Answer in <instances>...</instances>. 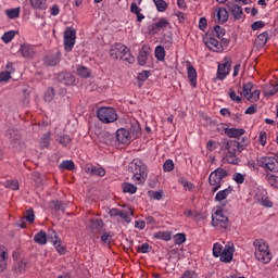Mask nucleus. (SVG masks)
<instances>
[{"label": "nucleus", "mask_w": 278, "mask_h": 278, "mask_svg": "<svg viewBox=\"0 0 278 278\" xmlns=\"http://www.w3.org/2000/svg\"><path fill=\"white\" fill-rule=\"evenodd\" d=\"M7 186L11 189V190H18V180H9L7 182Z\"/></svg>", "instance_id": "e2e57ef3"}, {"label": "nucleus", "mask_w": 278, "mask_h": 278, "mask_svg": "<svg viewBox=\"0 0 278 278\" xmlns=\"http://www.w3.org/2000/svg\"><path fill=\"white\" fill-rule=\"evenodd\" d=\"M147 60H149V53H147L144 50H141L138 55V64L140 66H144L147 64Z\"/></svg>", "instance_id": "58836bf2"}, {"label": "nucleus", "mask_w": 278, "mask_h": 278, "mask_svg": "<svg viewBox=\"0 0 278 278\" xmlns=\"http://www.w3.org/2000/svg\"><path fill=\"white\" fill-rule=\"evenodd\" d=\"M227 5L235 21H242V18H244V12L242 11V7L238 4H232V7H230L229 3Z\"/></svg>", "instance_id": "aec40b11"}, {"label": "nucleus", "mask_w": 278, "mask_h": 278, "mask_svg": "<svg viewBox=\"0 0 278 278\" xmlns=\"http://www.w3.org/2000/svg\"><path fill=\"white\" fill-rule=\"evenodd\" d=\"M97 116L104 125H110L111 123H116V121H118V113L116 112V109L110 106L99 108L97 110Z\"/></svg>", "instance_id": "20e7f679"}, {"label": "nucleus", "mask_w": 278, "mask_h": 278, "mask_svg": "<svg viewBox=\"0 0 278 278\" xmlns=\"http://www.w3.org/2000/svg\"><path fill=\"white\" fill-rule=\"evenodd\" d=\"M229 223V218L223 211H216L212 215V225L216 227V229H227V225Z\"/></svg>", "instance_id": "1a4fd4ad"}, {"label": "nucleus", "mask_w": 278, "mask_h": 278, "mask_svg": "<svg viewBox=\"0 0 278 278\" xmlns=\"http://www.w3.org/2000/svg\"><path fill=\"white\" fill-rule=\"evenodd\" d=\"M240 147V143L236 141H230L226 143L224 160L228 164H238L240 162V159H238V149Z\"/></svg>", "instance_id": "39448f33"}, {"label": "nucleus", "mask_w": 278, "mask_h": 278, "mask_svg": "<svg viewBox=\"0 0 278 278\" xmlns=\"http://www.w3.org/2000/svg\"><path fill=\"white\" fill-rule=\"evenodd\" d=\"M53 233V244L54 248L56 249L58 253H60L61 255H64V253H66V248L62 247V240L58 239V233L55 231L52 230Z\"/></svg>", "instance_id": "bb28decb"}, {"label": "nucleus", "mask_w": 278, "mask_h": 278, "mask_svg": "<svg viewBox=\"0 0 278 278\" xmlns=\"http://www.w3.org/2000/svg\"><path fill=\"white\" fill-rule=\"evenodd\" d=\"M258 140L262 147H266V141L268 140V135L266 134V131L260 132Z\"/></svg>", "instance_id": "6e6d98bb"}, {"label": "nucleus", "mask_w": 278, "mask_h": 278, "mask_svg": "<svg viewBox=\"0 0 278 278\" xmlns=\"http://www.w3.org/2000/svg\"><path fill=\"white\" fill-rule=\"evenodd\" d=\"M149 71H143L141 73L138 74V79L139 81H147L149 79Z\"/></svg>", "instance_id": "680f3d73"}, {"label": "nucleus", "mask_w": 278, "mask_h": 278, "mask_svg": "<svg viewBox=\"0 0 278 278\" xmlns=\"http://www.w3.org/2000/svg\"><path fill=\"white\" fill-rule=\"evenodd\" d=\"M53 207H54V210H58V211H61V212H64V210H65L64 202H62V201L53 202Z\"/></svg>", "instance_id": "69168bd1"}, {"label": "nucleus", "mask_w": 278, "mask_h": 278, "mask_svg": "<svg viewBox=\"0 0 278 278\" xmlns=\"http://www.w3.org/2000/svg\"><path fill=\"white\" fill-rule=\"evenodd\" d=\"M16 36V31L14 30H9L7 33H4L1 37L2 42H4L5 45H8V42H12V40H14V37Z\"/></svg>", "instance_id": "e433bc0d"}, {"label": "nucleus", "mask_w": 278, "mask_h": 278, "mask_svg": "<svg viewBox=\"0 0 278 278\" xmlns=\"http://www.w3.org/2000/svg\"><path fill=\"white\" fill-rule=\"evenodd\" d=\"M129 173L132 174V181L137 185L144 184L147 181V177L149 172L147 169V165L140 159H134L132 162L128 165Z\"/></svg>", "instance_id": "f03ea898"}, {"label": "nucleus", "mask_w": 278, "mask_h": 278, "mask_svg": "<svg viewBox=\"0 0 278 278\" xmlns=\"http://www.w3.org/2000/svg\"><path fill=\"white\" fill-rule=\"evenodd\" d=\"M261 168L269 170V173H278V159L277 156H263L257 160Z\"/></svg>", "instance_id": "0eeeda50"}, {"label": "nucleus", "mask_w": 278, "mask_h": 278, "mask_svg": "<svg viewBox=\"0 0 278 278\" xmlns=\"http://www.w3.org/2000/svg\"><path fill=\"white\" fill-rule=\"evenodd\" d=\"M123 192L128 193V194H136L138 192V187L131 182H124L123 186Z\"/></svg>", "instance_id": "473e14b6"}, {"label": "nucleus", "mask_w": 278, "mask_h": 278, "mask_svg": "<svg viewBox=\"0 0 278 278\" xmlns=\"http://www.w3.org/2000/svg\"><path fill=\"white\" fill-rule=\"evenodd\" d=\"M7 138H9L12 144H18V142H21V135L18 134V130L9 129Z\"/></svg>", "instance_id": "a878e982"}, {"label": "nucleus", "mask_w": 278, "mask_h": 278, "mask_svg": "<svg viewBox=\"0 0 278 278\" xmlns=\"http://www.w3.org/2000/svg\"><path fill=\"white\" fill-rule=\"evenodd\" d=\"M60 168L64 170H73V168H75V163L73 161H63L60 164Z\"/></svg>", "instance_id": "de8ad7c7"}, {"label": "nucleus", "mask_w": 278, "mask_h": 278, "mask_svg": "<svg viewBox=\"0 0 278 278\" xmlns=\"http://www.w3.org/2000/svg\"><path fill=\"white\" fill-rule=\"evenodd\" d=\"M224 247L216 242L213 244V257H220V255L223 254V251H224Z\"/></svg>", "instance_id": "ea45409f"}, {"label": "nucleus", "mask_w": 278, "mask_h": 278, "mask_svg": "<svg viewBox=\"0 0 278 278\" xmlns=\"http://www.w3.org/2000/svg\"><path fill=\"white\" fill-rule=\"evenodd\" d=\"M185 190H188L189 192H192V190H194V184L188 181V180H184L181 181Z\"/></svg>", "instance_id": "052dcab7"}, {"label": "nucleus", "mask_w": 278, "mask_h": 278, "mask_svg": "<svg viewBox=\"0 0 278 278\" xmlns=\"http://www.w3.org/2000/svg\"><path fill=\"white\" fill-rule=\"evenodd\" d=\"M266 23H264V21H256L254 23H252L251 25V29L253 31H258V29H263V27H265Z\"/></svg>", "instance_id": "5fc2aeb1"}, {"label": "nucleus", "mask_w": 278, "mask_h": 278, "mask_svg": "<svg viewBox=\"0 0 278 278\" xmlns=\"http://www.w3.org/2000/svg\"><path fill=\"white\" fill-rule=\"evenodd\" d=\"M231 192H233V187L229 186L226 189L219 190L214 198V201H216V203H225V201H227L229 194H231Z\"/></svg>", "instance_id": "6ab92c4d"}, {"label": "nucleus", "mask_w": 278, "mask_h": 278, "mask_svg": "<svg viewBox=\"0 0 278 278\" xmlns=\"http://www.w3.org/2000/svg\"><path fill=\"white\" fill-rule=\"evenodd\" d=\"M213 16L217 23H227L229 21V12L223 7L215 9Z\"/></svg>", "instance_id": "f3484780"}, {"label": "nucleus", "mask_w": 278, "mask_h": 278, "mask_svg": "<svg viewBox=\"0 0 278 278\" xmlns=\"http://www.w3.org/2000/svg\"><path fill=\"white\" fill-rule=\"evenodd\" d=\"M76 40H77V30H75V28L73 27H67L63 34V45H64L65 51L67 52L73 51Z\"/></svg>", "instance_id": "423d86ee"}, {"label": "nucleus", "mask_w": 278, "mask_h": 278, "mask_svg": "<svg viewBox=\"0 0 278 278\" xmlns=\"http://www.w3.org/2000/svg\"><path fill=\"white\" fill-rule=\"evenodd\" d=\"M231 62L232 61L230 56H225L223 62L218 64L217 79H219V81L227 79V75L231 73Z\"/></svg>", "instance_id": "6e6552de"}, {"label": "nucleus", "mask_w": 278, "mask_h": 278, "mask_svg": "<svg viewBox=\"0 0 278 278\" xmlns=\"http://www.w3.org/2000/svg\"><path fill=\"white\" fill-rule=\"evenodd\" d=\"M153 3L157 12H166V10L168 9V3L164 0H153Z\"/></svg>", "instance_id": "c9c22d12"}, {"label": "nucleus", "mask_w": 278, "mask_h": 278, "mask_svg": "<svg viewBox=\"0 0 278 278\" xmlns=\"http://www.w3.org/2000/svg\"><path fill=\"white\" fill-rule=\"evenodd\" d=\"M59 142H60V144H63V147H66V144H68L71 142V137H68L66 135L62 136V137H60Z\"/></svg>", "instance_id": "338daca9"}, {"label": "nucleus", "mask_w": 278, "mask_h": 278, "mask_svg": "<svg viewBox=\"0 0 278 278\" xmlns=\"http://www.w3.org/2000/svg\"><path fill=\"white\" fill-rule=\"evenodd\" d=\"M125 51H127V47L123 43H115L110 49V55L113 60H123V55H125Z\"/></svg>", "instance_id": "2eb2a0df"}, {"label": "nucleus", "mask_w": 278, "mask_h": 278, "mask_svg": "<svg viewBox=\"0 0 278 278\" xmlns=\"http://www.w3.org/2000/svg\"><path fill=\"white\" fill-rule=\"evenodd\" d=\"M12 77L11 72H0V84L1 81H9Z\"/></svg>", "instance_id": "bf43d9fd"}, {"label": "nucleus", "mask_w": 278, "mask_h": 278, "mask_svg": "<svg viewBox=\"0 0 278 278\" xmlns=\"http://www.w3.org/2000/svg\"><path fill=\"white\" fill-rule=\"evenodd\" d=\"M254 199L257 203L263 205V207H273V202L268 199V192H266V189H257Z\"/></svg>", "instance_id": "ddd939ff"}, {"label": "nucleus", "mask_w": 278, "mask_h": 278, "mask_svg": "<svg viewBox=\"0 0 278 278\" xmlns=\"http://www.w3.org/2000/svg\"><path fill=\"white\" fill-rule=\"evenodd\" d=\"M229 175V172L223 167H218L213 170L208 176V184L212 188V192H218L223 188V179Z\"/></svg>", "instance_id": "7ed1b4c3"}, {"label": "nucleus", "mask_w": 278, "mask_h": 278, "mask_svg": "<svg viewBox=\"0 0 278 278\" xmlns=\"http://www.w3.org/2000/svg\"><path fill=\"white\" fill-rule=\"evenodd\" d=\"M267 181L271 188H278V176L277 175H270L267 177Z\"/></svg>", "instance_id": "864d4df0"}, {"label": "nucleus", "mask_w": 278, "mask_h": 278, "mask_svg": "<svg viewBox=\"0 0 278 278\" xmlns=\"http://www.w3.org/2000/svg\"><path fill=\"white\" fill-rule=\"evenodd\" d=\"M236 252V248L233 247V243L228 242L224 250L222 251V255L219 256L220 262H224L225 264H229L233 260V253Z\"/></svg>", "instance_id": "f8f14e48"}, {"label": "nucleus", "mask_w": 278, "mask_h": 278, "mask_svg": "<svg viewBox=\"0 0 278 278\" xmlns=\"http://www.w3.org/2000/svg\"><path fill=\"white\" fill-rule=\"evenodd\" d=\"M76 73L79 77L88 78L90 77V70L86 66H78Z\"/></svg>", "instance_id": "4c0bfd02"}, {"label": "nucleus", "mask_w": 278, "mask_h": 278, "mask_svg": "<svg viewBox=\"0 0 278 278\" xmlns=\"http://www.w3.org/2000/svg\"><path fill=\"white\" fill-rule=\"evenodd\" d=\"M156 240H163V242H170L173 240L172 231H157L153 235Z\"/></svg>", "instance_id": "393cba45"}, {"label": "nucleus", "mask_w": 278, "mask_h": 278, "mask_svg": "<svg viewBox=\"0 0 278 278\" xmlns=\"http://www.w3.org/2000/svg\"><path fill=\"white\" fill-rule=\"evenodd\" d=\"M131 216H134V211H122L119 218H123L125 223H131Z\"/></svg>", "instance_id": "a18cd8bd"}, {"label": "nucleus", "mask_w": 278, "mask_h": 278, "mask_svg": "<svg viewBox=\"0 0 278 278\" xmlns=\"http://www.w3.org/2000/svg\"><path fill=\"white\" fill-rule=\"evenodd\" d=\"M53 97H55V91L53 90V88H49L47 90V92L45 93V101H47L48 103H51V101H53Z\"/></svg>", "instance_id": "8fccbe9b"}, {"label": "nucleus", "mask_w": 278, "mask_h": 278, "mask_svg": "<svg viewBox=\"0 0 278 278\" xmlns=\"http://www.w3.org/2000/svg\"><path fill=\"white\" fill-rule=\"evenodd\" d=\"M4 14L10 21H14V18H18L21 16V9L20 7L13 9H7Z\"/></svg>", "instance_id": "cd10ccee"}, {"label": "nucleus", "mask_w": 278, "mask_h": 278, "mask_svg": "<svg viewBox=\"0 0 278 278\" xmlns=\"http://www.w3.org/2000/svg\"><path fill=\"white\" fill-rule=\"evenodd\" d=\"M8 268V250L0 245V271L3 273Z\"/></svg>", "instance_id": "4be33fe9"}, {"label": "nucleus", "mask_w": 278, "mask_h": 278, "mask_svg": "<svg viewBox=\"0 0 278 278\" xmlns=\"http://www.w3.org/2000/svg\"><path fill=\"white\" fill-rule=\"evenodd\" d=\"M34 240L36 244H41V245L47 244V232H45V230H40L34 236Z\"/></svg>", "instance_id": "7c9ffc66"}, {"label": "nucleus", "mask_w": 278, "mask_h": 278, "mask_svg": "<svg viewBox=\"0 0 278 278\" xmlns=\"http://www.w3.org/2000/svg\"><path fill=\"white\" fill-rule=\"evenodd\" d=\"M33 10H47V0H29Z\"/></svg>", "instance_id": "2f4dec72"}, {"label": "nucleus", "mask_w": 278, "mask_h": 278, "mask_svg": "<svg viewBox=\"0 0 278 278\" xmlns=\"http://www.w3.org/2000/svg\"><path fill=\"white\" fill-rule=\"evenodd\" d=\"M232 181L237 182L239 186L244 184V175L242 173H235L232 175Z\"/></svg>", "instance_id": "3c124183"}, {"label": "nucleus", "mask_w": 278, "mask_h": 278, "mask_svg": "<svg viewBox=\"0 0 278 278\" xmlns=\"http://www.w3.org/2000/svg\"><path fill=\"white\" fill-rule=\"evenodd\" d=\"M123 211H121V210H118V208H111L110 211H109V214H110V216H112V217H116V216H121V213H122Z\"/></svg>", "instance_id": "774afa93"}, {"label": "nucleus", "mask_w": 278, "mask_h": 278, "mask_svg": "<svg viewBox=\"0 0 278 278\" xmlns=\"http://www.w3.org/2000/svg\"><path fill=\"white\" fill-rule=\"evenodd\" d=\"M212 36L222 40L224 45H229V39L223 38L225 36V28L216 25L212 30Z\"/></svg>", "instance_id": "412c9836"}, {"label": "nucleus", "mask_w": 278, "mask_h": 278, "mask_svg": "<svg viewBox=\"0 0 278 278\" xmlns=\"http://www.w3.org/2000/svg\"><path fill=\"white\" fill-rule=\"evenodd\" d=\"M228 94H229V98L231 99V101H233L235 103H241L242 102V97L237 96L236 91L232 88L229 89Z\"/></svg>", "instance_id": "09e8293b"}, {"label": "nucleus", "mask_w": 278, "mask_h": 278, "mask_svg": "<svg viewBox=\"0 0 278 278\" xmlns=\"http://www.w3.org/2000/svg\"><path fill=\"white\" fill-rule=\"evenodd\" d=\"M137 251L138 253H149V251H151V247L149 243H143L137 247Z\"/></svg>", "instance_id": "13d9d810"}, {"label": "nucleus", "mask_w": 278, "mask_h": 278, "mask_svg": "<svg viewBox=\"0 0 278 278\" xmlns=\"http://www.w3.org/2000/svg\"><path fill=\"white\" fill-rule=\"evenodd\" d=\"M154 55L159 62H164V60H166V50L164 49V46H156Z\"/></svg>", "instance_id": "c756f323"}, {"label": "nucleus", "mask_w": 278, "mask_h": 278, "mask_svg": "<svg viewBox=\"0 0 278 278\" xmlns=\"http://www.w3.org/2000/svg\"><path fill=\"white\" fill-rule=\"evenodd\" d=\"M150 197L155 201H162V197H164V191L163 190L152 191Z\"/></svg>", "instance_id": "4d7b16f0"}, {"label": "nucleus", "mask_w": 278, "mask_h": 278, "mask_svg": "<svg viewBox=\"0 0 278 278\" xmlns=\"http://www.w3.org/2000/svg\"><path fill=\"white\" fill-rule=\"evenodd\" d=\"M268 42V31H263L255 39V46L258 48L264 47Z\"/></svg>", "instance_id": "c85d7f7f"}, {"label": "nucleus", "mask_w": 278, "mask_h": 278, "mask_svg": "<svg viewBox=\"0 0 278 278\" xmlns=\"http://www.w3.org/2000/svg\"><path fill=\"white\" fill-rule=\"evenodd\" d=\"M254 256L257 262L262 264H270L273 262V252H270V245L264 239H255L253 241Z\"/></svg>", "instance_id": "f257e3e1"}, {"label": "nucleus", "mask_w": 278, "mask_h": 278, "mask_svg": "<svg viewBox=\"0 0 278 278\" xmlns=\"http://www.w3.org/2000/svg\"><path fill=\"white\" fill-rule=\"evenodd\" d=\"M203 42L205 47H207V49H210V51H213L214 53H223V51H225L223 43H220V41H218L214 37L206 36L203 38Z\"/></svg>", "instance_id": "9b49d317"}, {"label": "nucleus", "mask_w": 278, "mask_h": 278, "mask_svg": "<svg viewBox=\"0 0 278 278\" xmlns=\"http://www.w3.org/2000/svg\"><path fill=\"white\" fill-rule=\"evenodd\" d=\"M174 242L175 244H184V242H186V233H176L174 236Z\"/></svg>", "instance_id": "603ef678"}, {"label": "nucleus", "mask_w": 278, "mask_h": 278, "mask_svg": "<svg viewBox=\"0 0 278 278\" xmlns=\"http://www.w3.org/2000/svg\"><path fill=\"white\" fill-rule=\"evenodd\" d=\"M51 142V134L47 132L46 135L42 136L41 140H40V147L42 149H47V147H49Z\"/></svg>", "instance_id": "79ce46f5"}, {"label": "nucleus", "mask_w": 278, "mask_h": 278, "mask_svg": "<svg viewBox=\"0 0 278 278\" xmlns=\"http://www.w3.org/2000/svg\"><path fill=\"white\" fill-rule=\"evenodd\" d=\"M122 60L124 62H127L128 64H134L136 62V58H134V55H131V52L127 48H126V51L123 54Z\"/></svg>", "instance_id": "a19ab883"}, {"label": "nucleus", "mask_w": 278, "mask_h": 278, "mask_svg": "<svg viewBox=\"0 0 278 278\" xmlns=\"http://www.w3.org/2000/svg\"><path fill=\"white\" fill-rule=\"evenodd\" d=\"M166 29H170V22L165 17L160 18L150 27V31L152 34H160V31H166Z\"/></svg>", "instance_id": "4468645a"}, {"label": "nucleus", "mask_w": 278, "mask_h": 278, "mask_svg": "<svg viewBox=\"0 0 278 278\" xmlns=\"http://www.w3.org/2000/svg\"><path fill=\"white\" fill-rule=\"evenodd\" d=\"M20 53L25 60H33L36 58V48L29 43H23L20 47Z\"/></svg>", "instance_id": "dca6fc26"}, {"label": "nucleus", "mask_w": 278, "mask_h": 278, "mask_svg": "<svg viewBox=\"0 0 278 278\" xmlns=\"http://www.w3.org/2000/svg\"><path fill=\"white\" fill-rule=\"evenodd\" d=\"M163 45H165L166 49H170L173 47V37L167 36L163 39Z\"/></svg>", "instance_id": "0e129e2a"}, {"label": "nucleus", "mask_w": 278, "mask_h": 278, "mask_svg": "<svg viewBox=\"0 0 278 278\" xmlns=\"http://www.w3.org/2000/svg\"><path fill=\"white\" fill-rule=\"evenodd\" d=\"M225 134L228 138H240V136H244L245 130L243 128H225Z\"/></svg>", "instance_id": "5701e85b"}, {"label": "nucleus", "mask_w": 278, "mask_h": 278, "mask_svg": "<svg viewBox=\"0 0 278 278\" xmlns=\"http://www.w3.org/2000/svg\"><path fill=\"white\" fill-rule=\"evenodd\" d=\"M63 84H65V86H73V84H75V76L68 73L64 74Z\"/></svg>", "instance_id": "c03bdc74"}, {"label": "nucleus", "mask_w": 278, "mask_h": 278, "mask_svg": "<svg viewBox=\"0 0 278 278\" xmlns=\"http://www.w3.org/2000/svg\"><path fill=\"white\" fill-rule=\"evenodd\" d=\"M163 170L164 173H172V170H175V163L173 162V160L165 161V163L163 164Z\"/></svg>", "instance_id": "37998d69"}, {"label": "nucleus", "mask_w": 278, "mask_h": 278, "mask_svg": "<svg viewBox=\"0 0 278 278\" xmlns=\"http://www.w3.org/2000/svg\"><path fill=\"white\" fill-rule=\"evenodd\" d=\"M27 268H29V263L27 260H22L14 266L15 273H25Z\"/></svg>", "instance_id": "72a5a7b5"}, {"label": "nucleus", "mask_w": 278, "mask_h": 278, "mask_svg": "<svg viewBox=\"0 0 278 278\" xmlns=\"http://www.w3.org/2000/svg\"><path fill=\"white\" fill-rule=\"evenodd\" d=\"M91 175H97L98 177H105V170L101 166H91L88 168Z\"/></svg>", "instance_id": "f704fd0d"}, {"label": "nucleus", "mask_w": 278, "mask_h": 278, "mask_svg": "<svg viewBox=\"0 0 278 278\" xmlns=\"http://www.w3.org/2000/svg\"><path fill=\"white\" fill-rule=\"evenodd\" d=\"M188 79L191 84L192 88H197V70L192 65H188L187 67Z\"/></svg>", "instance_id": "b1692460"}, {"label": "nucleus", "mask_w": 278, "mask_h": 278, "mask_svg": "<svg viewBox=\"0 0 278 278\" xmlns=\"http://www.w3.org/2000/svg\"><path fill=\"white\" fill-rule=\"evenodd\" d=\"M116 138L121 144H129L131 142V134L125 128L117 129Z\"/></svg>", "instance_id": "a211bd4d"}, {"label": "nucleus", "mask_w": 278, "mask_h": 278, "mask_svg": "<svg viewBox=\"0 0 278 278\" xmlns=\"http://www.w3.org/2000/svg\"><path fill=\"white\" fill-rule=\"evenodd\" d=\"M261 91L258 89L253 90L252 83H247L243 86V97H245L247 101L251 103H255V101H260Z\"/></svg>", "instance_id": "9d476101"}, {"label": "nucleus", "mask_w": 278, "mask_h": 278, "mask_svg": "<svg viewBox=\"0 0 278 278\" xmlns=\"http://www.w3.org/2000/svg\"><path fill=\"white\" fill-rule=\"evenodd\" d=\"M25 220H27V223L34 224V220H36V215L34 214V210L29 208L25 212L24 215Z\"/></svg>", "instance_id": "49530a36"}]
</instances>
